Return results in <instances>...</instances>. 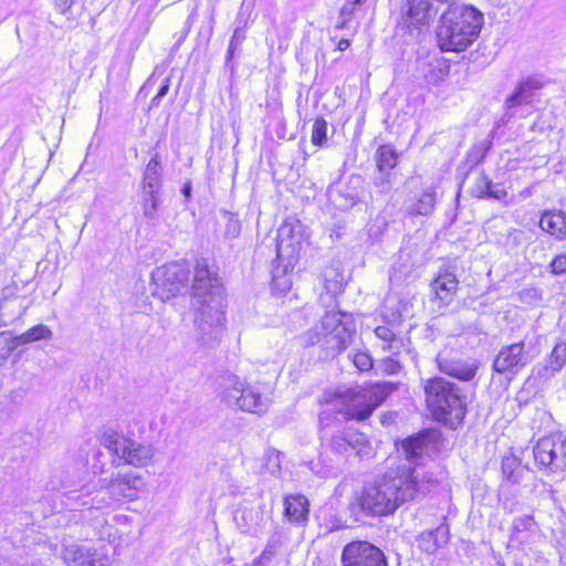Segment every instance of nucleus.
<instances>
[{
  "mask_svg": "<svg viewBox=\"0 0 566 566\" xmlns=\"http://www.w3.org/2000/svg\"><path fill=\"white\" fill-rule=\"evenodd\" d=\"M284 515L293 523L305 522L308 515L307 499L301 494L285 496Z\"/></svg>",
  "mask_w": 566,
  "mask_h": 566,
  "instance_id": "nucleus-31",
  "label": "nucleus"
},
{
  "mask_svg": "<svg viewBox=\"0 0 566 566\" xmlns=\"http://www.w3.org/2000/svg\"><path fill=\"white\" fill-rule=\"evenodd\" d=\"M158 3V0H154L151 4L145 6L140 4L137 9L136 15H135V23L138 25V29L143 35H146L153 22L155 21V8Z\"/></svg>",
  "mask_w": 566,
  "mask_h": 566,
  "instance_id": "nucleus-37",
  "label": "nucleus"
},
{
  "mask_svg": "<svg viewBox=\"0 0 566 566\" xmlns=\"http://www.w3.org/2000/svg\"><path fill=\"white\" fill-rule=\"evenodd\" d=\"M323 281L326 294L321 296V302L325 303L326 298L333 301L342 293L345 285L344 272L338 264L327 266L323 272Z\"/></svg>",
  "mask_w": 566,
  "mask_h": 566,
  "instance_id": "nucleus-28",
  "label": "nucleus"
},
{
  "mask_svg": "<svg viewBox=\"0 0 566 566\" xmlns=\"http://www.w3.org/2000/svg\"><path fill=\"white\" fill-rule=\"evenodd\" d=\"M531 347L524 342H517L501 348L493 360L492 368L497 374L516 375L533 359Z\"/></svg>",
  "mask_w": 566,
  "mask_h": 566,
  "instance_id": "nucleus-16",
  "label": "nucleus"
},
{
  "mask_svg": "<svg viewBox=\"0 0 566 566\" xmlns=\"http://www.w3.org/2000/svg\"><path fill=\"white\" fill-rule=\"evenodd\" d=\"M99 441L113 454L115 467L124 463L144 468L153 463L154 448L151 444L128 439L113 428L104 427Z\"/></svg>",
  "mask_w": 566,
  "mask_h": 566,
  "instance_id": "nucleus-8",
  "label": "nucleus"
},
{
  "mask_svg": "<svg viewBox=\"0 0 566 566\" xmlns=\"http://www.w3.org/2000/svg\"><path fill=\"white\" fill-rule=\"evenodd\" d=\"M222 217L226 220L223 235L228 239L238 238L242 228L238 216L230 211H222Z\"/></svg>",
  "mask_w": 566,
  "mask_h": 566,
  "instance_id": "nucleus-44",
  "label": "nucleus"
},
{
  "mask_svg": "<svg viewBox=\"0 0 566 566\" xmlns=\"http://www.w3.org/2000/svg\"><path fill=\"white\" fill-rule=\"evenodd\" d=\"M543 538L544 534L532 514H524L513 518L510 527L511 543L524 548Z\"/></svg>",
  "mask_w": 566,
  "mask_h": 566,
  "instance_id": "nucleus-20",
  "label": "nucleus"
},
{
  "mask_svg": "<svg viewBox=\"0 0 566 566\" xmlns=\"http://www.w3.org/2000/svg\"><path fill=\"white\" fill-rule=\"evenodd\" d=\"M363 184L360 176H350L345 184L329 189L328 195L333 205L342 210H348L363 199Z\"/></svg>",
  "mask_w": 566,
  "mask_h": 566,
  "instance_id": "nucleus-21",
  "label": "nucleus"
},
{
  "mask_svg": "<svg viewBox=\"0 0 566 566\" xmlns=\"http://www.w3.org/2000/svg\"><path fill=\"white\" fill-rule=\"evenodd\" d=\"M377 167L380 172H387L397 165V154L390 145H382L376 153Z\"/></svg>",
  "mask_w": 566,
  "mask_h": 566,
  "instance_id": "nucleus-40",
  "label": "nucleus"
},
{
  "mask_svg": "<svg viewBox=\"0 0 566 566\" xmlns=\"http://www.w3.org/2000/svg\"><path fill=\"white\" fill-rule=\"evenodd\" d=\"M458 280L453 273L448 271L439 273L432 282V289L436 297L442 305H447L452 301L453 295L458 290Z\"/></svg>",
  "mask_w": 566,
  "mask_h": 566,
  "instance_id": "nucleus-29",
  "label": "nucleus"
},
{
  "mask_svg": "<svg viewBox=\"0 0 566 566\" xmlns=\"http://www.w3.org/2000/svg\"><path fill=\"white\" fill-rule=\"evenodd\" d=\"M265 504L261 496L244 499L241 501L234 513L233 521L243 534L256 536L266 524Z\"/></svg>",
  "mask_w": 566,
  "mask_h": 566,
  "instance_id": "nucleus-15",
  "label": "nucleus"
},
{
  "mask_svg": "<svg viewBox=\"0 0 566 566\" xmlns=\"http://www.w3.org/2000/svg\"><path fill=\"white\" fill-rule=\"evenodd\" d=\"M190 269L187 263L172 262L154 270L151 279L154 293L163 301L170 300L182 291H187Z\"/></svg>",
  "mask_w": 566,
  "mask_h": 566,
  "instance_id": "nucleus-12",
  "label": "nucleus"
},
{
  "mask_svg": "<svg viewBox=\"0 0 566 566\" xmlns=\"http://www.w3.org/2000/svg\"><path fill=\"white\" fill-rule=\"evenodd\" d=\"M471 195L478 199L503 200L507 192L501 185L493 184L484 172H481L471 188Z\"/></svg>",
  "mask_w": 566,
  "mask_h": 566,
  "instance_id": "nucleus-25",
  "label": "nucleus"
},
{
  "mask_svg": "<svg viewBox=\"0 0 566 566\" xmlns=\"http://www.w3.org/2000/svg\"><path fill=\"white\" fill-rule=\"evenodd\" d=\"M161 98L158 97V95L156 94L151 101H150V107H157L160 103Z\"/></svg>",
  "mask_w": 566,
  "mask_h": 566,
  "instance_id": "nucleus-56",
  "label": "nucleus"
},
{
  "mask_svg": "<svg viewBox=\"0 0 566 566\" xmlns=\"http://www.w3.org/2000/svg\"><path fill=\"white\" fill-rule=\"evenodd\" d=\"M566 364V342L557 343L551 355L546 358L543 370L555 374L559 371Z\"/></svg>",
  "mask_w": 566,
  "mask_h": 566,
  "instance_id": "nucleus-39",
  "label": "nucleus"
},
{
  "mask_svg": "<svg viewBox=\"0 0 566 566\" xmlns=\"http://www.w3.org/2000/svg\"><path fill=\"white\" fill-rule=\"evenodd\" d=\"M185 36H186V34H184V35H182V36H181V38L176 42V44H175V46H176V48H178V46L181 44V42L184 41Z\"/></svg>",
  "mask_w": 566,
  "mask_h": 566,
  "instance_id": "nucleus-59",
  "label": "nucleus"
},
{
  "mask_svg": "<svg viewBox=\"0 0 566 566\" xmlns=\"http://www.w3.org/2000/svg\"><path fill=\"white\" fill-rule=\"evenodd\" d=\"M552 272L563 274L566 272V254L557 255L551 263Z\"/></svg>",
  "mask_w": 566,
  "mask_h": 566,
  "instance_id": "nucleus-48",
  "label": "nucleus"
},
{
  "mask_svg": "<svg viewBox=\"0 0 566 566\" xmlns=\"http://www.w3.org/2000/svg\"><path fill=\"white\" fill-rule=\"evenodd\" d=\"M275 555V548L273 545L271 544H268L265 546V548L263 549L261 556L259 557V559L255 562V566H262L263 562H269L271 560Z\"/></svg>",
  "mask_w": 566,
  "mask_h": 566,
  "instance_id": "nucleus-49",
  "label": "nucleus"
},
{
  "mask_svg": "<svg viewBox=\"0 0 566 566\" xmlns=\"http://www.w3.org/2000/svg\"><path fill=\"white\" fill-rule=\"evenodd\" d=\"M410 307L409 302L388 296L384 304L382 316L388 324L396 325L410 315Z\"/></svg>",
  "mask_w": 566,
  "mask_h": 566,
  "instance_id": "nucleus-32",
  "label": "nucleus"
},
{
  "mask_svg": "<svg viewBox=\"0 0 566 566\" xmlns=\"http://www.w3.org/2000/svg\"><path fill=\"white\" fill-rule=\"evenodd\" d=\"M300 224L285 221L277 230L276 237V260L272 270L274 286L290 285L289 280L281 283L283 276L295 266L301 252V232H296Z\"/></svg>",
  "mask_w": 566,
  "mask_h": 566,
  "instance_id": "nucleus-10",
  "label": "nucleus"
},
{
  "mask_svg": "<svg viewBox=\"0 0 566 566\" xmlns=\"http://www.w3.org/2000/svg\"><path fill=\"white\" fill-rule=\"evenodd\" d=\"M396 356L391 354V356L381 359L378 365L379 369L387 375H397L402 366Z\"/></svg>",
  "mask_w": 566,
  "mask_h": 566,
  "instance_id": "nucleus-46",
  "label": "nucleus"
},
{
  "mask_svg": "<svg viewBox=\"0 0 566 566\" xmlns=\"http://www.w3.org/2000/svg\"><path fill=\"white\" fill-rule=\"evenodd\" d=\"M381 186L384 187L382 190L384 191H387L388 190V184H389V180L386 178H381Z\"/></svg>",
  "mask_w": 566,
  "mask_h": 566,
  "instance_id": "nucleus-58",
  "label": "nucleus"
},
{
  "mask_svg": "<svg viewBox=\"0 0 566 566\" xmlns=\"http://www.w3.org/2000/svg\"><path fill=\"white\" fill-rule=\"evenodd\" d=\"M140 197L145 218L155 219L161 202V190H140Z\"/></svg>",
  "mask_w": 566,
  "mask_h": 566,
  "instance_id": "nucleus-36",
  "label": "nucleus"
},
{
  "mask_svg": "<svg viewBox=\"0 0 566 566\" xmlns=\"http://www.w3.org/2000/svg\"><path fill=\"white\" fill-rule=\"evenodd\" d=\"M354 365L361 371H367L373 367V359L369 354L365 352L356 353L352 358Z\"/></svg>",
  "mask_w": 566,
  "mask_h": 566,
  "instance_id": "nucleus-47",
  "label": "nucleus"
},
{
  "mask_svg": "<svg viewBox=\"0 0 566 566\" xmlns=\"http://www.w3.org/2000/svg\"><path fill=\"white\" fill-rule=\"evenodd\" d=\"M62 557L66 566H108L107 556L77 544L65 545Z\"/></svg>",
  "mask_w": 566,
  "mask_h": 566,
  "instance_id": "nucleus-23",
  "label": "nucleus"
},
{
  "mask_svg": "<svg viewBox=\"0 0 566 566\" xmlns=\"http://www.w3.org/2000/svg\"><path fill=\"white\" fill-rule=\"evenodd\" d=\"M426 403L432 417L450 428L458 427L467 413V395L454 382L442 377L426 380Z\"/></svg>",
  "mask_w": 566,
  "mask_h": 566,
  "instance_id": "nucleus-4",
  "label": "nucleus"
},
{
  "mask_svg": "<svg viewBox=\"0 0 566 566\" xmlns=\"http://www.w3.org/2000/svg\"><path fill=\"white\" fill-rule=\"evenodd\" d=\"M22 346V342L19 339V335L12 336L10 333H0V359H7L10 354Z\"/></svg>",
  "mask_w": 566,
  "mask_h": 566,
  "instance_id": "nucleus-43",
  "label": "nucleus"
},
{
  "mask_svg": "<svg viewBox=\"0 0 566 566\" xmlns=\"http://www.w3.org/2000/svg\"><path fill=\"white\" fill-rule=\"evenodd\" d=\"M522 472L523 469L516 458L507 457L502 460V473L509 482L520 483Z\"/></svg>",
  "mask_w": 566,
  "mask_h": 566,
  "instance_id": "nucleus-42",
  "label": "nucleus"
},
{
  "mask_svg": "<svg viewBox=\"0 0 566 566\" xmlns=\"http://www.w3.org/2000/svg\"><path fill=\"white\" fill-rule=\"evenodd\" d=\"M483 24V14L472 6L452 3L443 12L437 31L442 51L460 52L478 38Z\"/></svg>",
  "mask_w": 566,
  "mask_h": 566,
  "instance_id": "nucleus-3",
  "label": "nucleus"
},
{
  "mask_svg": "<svg viewBox=\"0 0 566 566\" xmlns=\"http://www.w3.org/2000/svg\"><path fill=\"white\" fill-rule=\"evenodd\" d=\"M223 399L243 411L263 413L268 409L269 400L260 389L237 375L222 376L221 384Z\"/></svg>",
  "mask_w": 566,
  "mask_h": 566,
  "instance_id": "nucleus-11",
  "label": "nucleus"
},
{
  "mask_svg": "<svg viewBox=\"0 0 566 566\" xmlns=\"http://www.w3.org/2000/svg\"><path fill=\"white\" fill-rule=\"evenodd\" d=\"M401 449L409 462L401 473L386 474L374 483L364 486L349 504L352 514L358 516H388L405 502L423 494L437 480L429 473L422 459L427 446L421 437H409L401 442Z\"/></svg>",
  "mask_w": 566,
  "mask_h": 566,
  "instance_id": "nucleus-1",
  "label": "nucleus"
},
{
  "mask_svg": "<svg viewBox=\"0 0 566 566\" xmlns=\"http://www.w3.org/2000/svg\"><path fill=\"white\" fill-rule=\"evenodd\" d=\"M283 453L275 449H268L261 458V474L280 476L282 471Z\"/></svg>",
  "mask_w": 566,
  "mask_h": 566,
  "instance_id": "nucleus-35",
  "label": "nucleus"
},
{
  "mask_svg": "<svg viewBox=\"0 0 566 566\" xmlns=\"http://www.w3.org/2000/svg\"><path fill=\"white\" fill-rule=\"evenodd\" d=\"M436 191L433 188L424 190L408 208L413 216H429L433 212L436 205Z\"/></svg>",
  "mask_w": 566,
  "mask_h": 566,
  "instance_id": "nucleus-34",
  "label": "nucleus"
},
{
  "mask_svg": "<svg viewBox=\"0 0 566 566\" xmlns=\"http://www.w3.org/2000/svg\"><path fill=\"white\" fill-rule=\"evenodd\" d=\"M436 14L437 9L431 0H405L397 21V32L418 39Z\"/></svg>",
  "mask_w": 566,
  "mask_h": 566,
  "instance_id": "nucleus-13",
  "label": "nucleus"
},
{
  "mask_svg": "<svg viewBox=\"0 0 566 566\" xmlns=\"http://www.w3.org/2000/svg\"><path fill=\"white\" fill-rule=\"evenodd\" d=\"M224 300L196 302L192 337L202 345L219 343L224 332Z\"/></svg>",
  "mask_w": 566,
  "mask_h": 566,
  "instance_id": "nucleus-9",
  "label": "nucleus"
},
{
  "mask_svg": "<svg viewBox=\"0 0 566 566\" xmlns=\"http://www.w3.org/2000/svg\"><path fill=\"white\" fill-rule=\"evenodd\" d=\"M354 334L355 325L348 314L326 312L321 319V326L307 331L303 335V342L307 346L323 342V346L332 355H337L349 346Z\"/></svg>",
  "mask_w": 566,
  "mask_h": 566,
  "instance_id": "nucleus-5",
  "label": "nucleus"
},
{
  "mask_svg": "<svg viewBox=\"0 0 566 566\" xmlns=\"http://www.w3.org/2000/svg\"><path fill=\"white\" fill-rule=\"evenodd\" d=\"M547 84V80L541 74H531L522 77L513 92L505 98L504 105L507 112L530 105L535 101L536 93Z\"/></svg>",
  "mask_w": 566,
  "mask_h": 566,
  "instance_id": "nucleus-19",
  "label": "nucleus"
},
{
  "mask_svg": "<svg viewBox=\"0 0 566 566\" xmlns=\"http://www.w3.org/2000/svg\"><path fill=\"white\" fill-rule=\"evenodd\" d=\"M352 452L359 457L369 454L370 447L364 434L343 433L334 436L327 446H323L318 461H310L306 465L314 474L327 478L337 473L340 459L350 455Z\"/></svg>",
  "mask_w": 566,
  "mask_h": 566,
  "instance_id": "nucleus-6",
  "label": "nucleus"
},
{
  "mask_svg": "<svg viewBox=\"0 0 566 566\" xmlns=\"http://www.w3.org/2000/svg\"><path fill=\"white\" fill-rule=\"evenodd\" d=\"M535 462L552 472L566 467V442L558 436L539 439L533 450Z\"/></svg>",
  "mask_w": 566,
  "mask_h": 566,
  "instance_id": "nucleus-18",
  "label": "nucleus"
},
{
  "mask_svg": "<svg viewBox=\"0 0 566 566\" xmlns=\"http://www.w3.org/2000/svg\"><path fill=\"white\" fill-rule=\"evenodd\" d=\"M343 566H389L385 553L367 541H354L342 552Z\"/></svg>",
  "mask_w": 566,
  "mask_h": 566,
  "instance_id": "nucleus-17",
  "label": "nucleus"
},
{
  "mask_svg": "<svg viewBox=\"0 0 566 566\" xmlns=\"http://www.w3.org/2000/svg\"><path fill=\"white\" fill-rule=\"evenodd\" d=\"M311 140L313 145L322 147L327 142V122L323 117L315 119L312 127Z\"/></svg>",
  "mask_w": 566,
  "mask_h": 566,
  "instance_id": "nucleus-45",
  "label": "nucleus"
},
{
  "mask_svg": "<svg viewBox=\"0 0 566 566\" xmlns=\"http://www.w3.org/2000/svg\"><path fill=\"white\" fill-rule=\"evenodd\" d=\"M376 337L381 342V349L392 355H399L403 348V340L386 325L375 328Z\"/></svg>",
  "mask_w": 566,
  "mask_h": 566,
  "instance_id": "nucleus-33",
  "label": "nucleus"
},
{
  "mask_svg": "<svg viewBox=\"0 0 566 566\" xmlns=\"http://www.w3.org/2000/svg\"><path fill=\"white\" fill-rule=\"evenodd\" d=\"M14 291L15 289L12 287V286H7L2 290V293H1V296H0V302H1V307L3 306V301L10 298L11 296H13L14 294Z\"/></svg>",
  "mask_w": 566,
  "mask_h": 566,
  "instance_id": "nucleus-51",
  "label": "nucleus"
},
{
  "mask_svg": "<svg viewBox=\"0 0 566 566\" xmlns=\"http://www.w3.org/2000/svg\"><path fill=\"white\" fill-rule=\"evenodd\" d=\"M145 488L146 482L143 475L133 471L117 472L108 481L99 479L98 489L95 491L80 492L76 495L75 492H71L67 499L76 502L73 505L74 509L87 506L88 509L103 510L111 509L115 504L138 500Z\"/></svg>",
  "mask_w": 566,
  "mask_h": 566,
  "instance_id": "nucleus-2",
  "label": "nucleus"
},
{
  "mask_svg": "<svg viewBox=\"0 0 566 566\" xmlns=\"http://www.w3.org/2000/svg\"><path fill=\"white\" fill-rule=\"evenodd\" d=\"M93 471H94V473H103L104 472V465L93 464Z\"/></svg>",
  "mask_w": 566,
  "mask_h": 566,
  "instance_id": "nucleus-57",
  "label": "nucleus"
},
{
  "mask_svg": "<svg viewBox=\"0 0 566 566\" xmlns=\"http://www.w3.org/2000/svg\"><path fill=\"white\" fill-rule=\"evenodd\" d=\"M74 0H55V6L61 13H65L73 6Z\"/></svg>",
  "mask_w": 566,
  "mask_h": 566,
  "instance_id": "nucleus-50",
  "label": "nucleus"
},
{
  "mask_svg": "<svg viewBox=\"0 0 566 566\" xmlns=\"http://www.w3.org/2000/svg\"><path fill=\"white\" fill-rule=\"evenodd\" d=\"M438 366L440 371L463 381L474 378L479 368L474 360L449 359L438 356Z\"/></svg>",
  "mask_w": 566,
  "mask_h": 566,
  "instance_id": "nucleus-24",
  "label": "nucleus"
},
{
  "mask_svg": "<svg viewBox=\"0 0 566 566\" xmlns=\"http://www.w3.org/2000/svg\"><path fill=\"white\" fill-rule=\"evenodd\" d=\"M343 226H337L331 231V237L335 239H339L343 235Z\"/></svg>",
  "mask_w": 566,
  "mask_h": 566,
  "instance_id": "nucleus-54",
  "label": "nucleus"
},
{
  "mask_svg": "<svg viewBox=\"0 0 566 566\" xmlns=\"http://www.w3.org/2000/svg\"><path fill=\"white\" fill-rule=\"evenodd\" d=\"M318 403L322 406L318 416L322 431L335 423L348 420L342 408L344 405L342 397L335 390H325L318 398Z\"/></svg>",
  "mask_w": 566,
  "mask_h": 566,
  "instance_id": "nucleus-22",
  "label": "nucleus"
},
{
  "mask_svg": "<svg viewBox=\"0 0 566 566\" xmlns=\"http://www.w3.org/2000/svg\"><path fill=\"white\" fill-rule=\"evenodd\" d=\"M391 382H377L366 387H353L335 390L344 402L343 411L348 419H367L392 392Z\"/></svg>",
  "mask_w": 566,
  "mask_h": 566,
  "instance_id": "nucleus-7",
  "label": "nucleus"
},
{
  "mask_svg": "<svg viewBox=\"0 0 566 566\" xmlns=\"http://www.w3.org/2000/svg\"><path fill=\"white\" fill-rule=\"evenodd\" d=\"M539 227L558 240L566 239V213L564 211H546L542 214Z\"/></svg>",
  "mask_w": 566,
  "mask_h": 566,
  "instance_id": "nucleus-30",
  "label": "nucleus"
},
{
  "mask_svg": "<svg viewBox=\"0 0 566 566\" xmlns=\"http://www.w3.org/2000/svg\"><path fill=\"white\" fill-rule=\"evenodd\" d=\"M349 45H350V41H349V40H347V39H342V40H339V41H338V43H337V49H338L339 51H345V50H347V49L349 48Z\"/></svg>",
  "mask_w": 566,
  "mask_h": 566,
  "instance_id": "nucleus-55",
  "label": "nucleus"
},
{
  "mask_svg": "<svg viewBox=\"0 0 566 566\" xmlns=\"http://www.w3.org/2000/svg\"><path fill=\"white\" fill-rule=\"evenodd\" d=\"M101 454H102V451H101V450H98V451L96 452V457H99Z\"/></svg>",
  "mask_w": 566,
  "mask_h": 566,
  "instance_id": "nucleus-60",
  "label": "nucleus"
},
{
  "mask_svg": "<svg viewBox=\"0 0 566 566\" xmlns=\"http://www.w3.org/2000/svg\"><path fill=\"white\" fill-rule=\"evenodd\" d=\"M52 335V331L46 325L39 324L20 334L19 339L22 342V345H25L38 340L51 339Z\"/></svg>",
  "mask_w": 566,
  "mask_h": 566,
  "instance_id": "nucleus-41",
  "label": "nucleus"
},
{
  "mask_svg": "<svg viewBox=\"0 0 566 566\" xmlns=\"http://www.w3.org/2000/svg\"><path fill=\"white\" fill-rule=\"evenodd\" d=\"M169 91V78H166L159 87L157 95L163 98Z\"/></svg>",
  "mask_w": 566,
  "mask_h": 566,
  "instance_id": "nucleus-52",
  "label": "nucleus"
},
{
  "mask_svg": "<svg viewBox=\"0 0 566 566\" xmlns=\"http://www.w3.org/2000/svg\"><path fill=\"white\" fill-rule=\"evenodd\" d=\"M245 40V31L242 28H235L234 32L230 39V43L227 50L226 57V67L230 70L231 73L235 71V64L233 63V59L235 55L240 54L241 45Z\"/></svg>",
  "mask_w": 566,
  "mask_h": 566,
  "instance_id": "nucleus-38",
  "label": "nucleus"
},
{
  "mask_svg": "<svg viewBox=\"0 0 566 566\" xmlns=\"http://www.w3.org/2000/svg\"><path fill=\"white\" fill-rule=\"evenodd\" d=\"M192 187L190 182H186L181 188V193L185 196L186 200H189L191 197Z\"/></svg>",
  "mask_w": 566,
  "mask_h": 566,
  "instance_id": "nucleus-53",
  "label": "nucleus"
},
{
  "mask_svg": "<svg viewBox=\"0 0 566 566\" xmlns=\"http://www.w3.org/2000/svg\"><path fill=\"white\" fill-rule=\"evenodd\" d=\"M448 527L440 525L432 531L420 533L417 537V545L422 552L433 554L448 543Z\"/></svg>",
  "mask_w": 566,
  "mask_h": 566,
  "instance_id": "nucleus-27",
  "label": "nucleus"
},
{
  "mask_svg": "<svg viewBox=\"0 0 566 566\" xmlns=\"http://www.w3.org/2000/svg\"><path fill=\"white\" fill-rule=\"evenodd\" d=\"M191 291L195 302H213L217 296L224 300L218 274L207 259L196 260Z\"/></svg>",
  "mask_w": 566,
  "mask_h": 566,
  "instance_id": "nucleus-14",
  "label": "nucleus"
},
{
  "mask_svg": "<svg viewBox=\"0 0 566 566\" xmlns=\"http://www.w3.org/2000/svg\"><path fill=\"white\" fill-rule=\"evenodd\" d=\"M164 182L160 156L155 153L147 163L140 182V190H161Z\"/></svg>",
  "mask_w": 566,
  "mask_h": 566,
  "instance_id": "nucleus-26",
  "label": "nucleus"
}]
</instances>
